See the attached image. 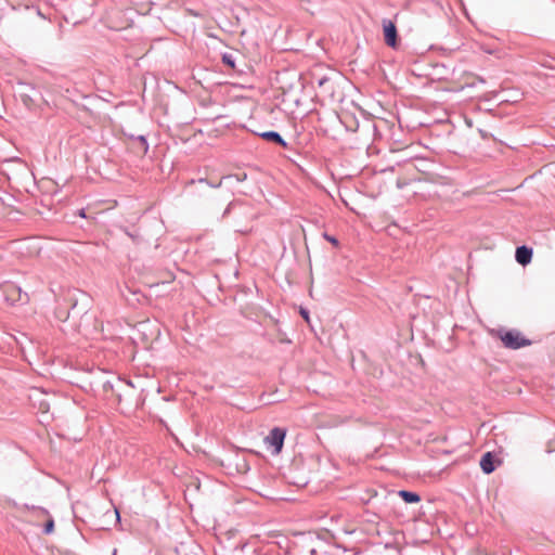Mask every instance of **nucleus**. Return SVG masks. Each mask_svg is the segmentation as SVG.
Wrapping results in <instances>:
<instances>
[{
	"label": "nucleus",
	"instance_id": "obj_1",
	"mask_svg": "<svg viewBox=\"0 0 555 555\" xmlns=\"http://www.w3.org/2000/svg\"><path fill=\"white\" fill-rule=\"evenodd\" d=\"M495 335L501 339L504 347L509 349H519L531 345V341L525 338L518 331L499 330Z\"/></svg>",
	"mask_w": 555,
	"mask_h": 555
},
{
	"label": "nucleus",
	"instance_id": "obj_2",
	"mask_svg": "<svg viewBox=\"0 0 555 555\" xmlns=\"http://www.w3.org/2000/svg\"><path fill=\"white\" fill-rule=\"evenodd\" d=\"M285 437L286 430L280 427H275L264 438V444L270 450L272 455H278L281 453Z\"/></svg>",
	"mask_w": 555,
	"mask_h": 555
},
{
	"label": "nucleus",
	"instance_id": "obj_3",
	"mask_svg": "<svg viewBox=\"0 0 555 555\" xmlns=\"http://www.w3.org/2000/svg\"><path fill=\"white\" fill-rule=\"evenodd\" d=\"M384 39L388 47L397 48L398 46V33L393 22L389 20L383 21Z\"/></svg>",
	"mask_w": 555,
	"mask_h": 555
},
{
	"label": "nucleus",
	"instance_id": "obj_4",
	"mask_svg": "<svg viewBox=\"0 0 555 555\" xmlns=\"http://www.w3.org/2000/svg\"><path fill=\"white\" fill-rule=\"evenodd\" d=\"M131 150L138 155H145L149 150V144L144 137L140 135L130 140Z\"/></svg>",
	"mask_w": 555,
	"mask_h": 555
},
{
	"label": "nucleus",
	"instance_id": "obj_5",
	"mask_svg": "<svg viewBox=\"0 0 555 555\" xmlns=\"http://www.w3.org/2000/svg\"><path fill=\"white\" fill-rule=\"evenodd\" d=\"M515 257L518 263L526 266L532 259V249L526 246L517 247Z\"/></svg>",
	"mask_w": 555,
	"mask_h": 555
},
{
	"label": "nucleus",
	"instance_id": "obj_6",
	"mask_svg": "<svg viewBox=\"0 0 555 555\" xmlns=\"http://www.w3.org/2000/svg\"><path fill=\"white\" fill-rule=\"evenodd\" d=\"M480 467L483 473L491 474L495 469L494 459L491 452H487L480 460Z\"/></svg>",
	"mask_w": 555,
	"mask_h": 555
},
{
	"label": "nucleus",
	"instance_id": "obj_7",
	"mask_svg": "<svg viewBox=\"0 0 555 555\" xmlns=\"http://www.w3.org/2000/svg\"><path fill=\"white\" fill-rule=\"evenodd\" d=\"M398 495L405 502V503H418L421 501V496L415 492H410L406 490H400L398 492Z\"/></svg>",
	"mask_w": 555,
	"mask_h": 555
},
{
	"label": "nucleus",
	"instance_id": "obj_8",
	"mask_svg": "<svg viewBox=\"0 0 555 555\" xmlns=\"http://www.w3.org/2000/svg\"><path fill=\"white\" fill-rule=\"evenodd\" d=\"M261 138L266 139L268 141H273V142L280 144L281 146L286 147V142L282 139V137L278 132H274V131L263 132V133H261Z\"/></svg>",
	"mask_w": 555,
	"mask_h": 555
},
{
	"label": "nucleus",
	"instance_id": "obj_9",
	"mask_svg": "<svg viewBox=\"0 0 555 555\" xmlns=\"http://www.w3.org/2000/svg\"><path fill=\"white\" fill-rule=\"evenodd\" d=\"M464 78H465V86H474L476 81L485 82V80L482 78H480L474 74H470V73H465Z\"/></svg>",
	"mask_w": 555,
	"mask_h": 555
},
{
	"label": "nucleus",
	"instance_id": "obj_10",
	"mask_svg": "<svg viewBox=\"0 0 555 555\" xmlns=\"http://www.w3.org/2000/svg\"><path fill=\"white\" fill-rule=\"evenodd\" d=\"M43 531L46 534H50L54 531V520L51 517L48 518Z\"/></svg>",
	"mask_w": 555,
	"mask_h": 555
},
{
	"label": "nucleus",
	"instance_id": "obj_11",
	"mask_svg": "<svg viewBox=\"0 0 555 555\" xmlns=\"http://www.w3.org/2000/svg\"><path fill=\"white\" fill-rule=\"evenodd\" d=\"M38 409H39L40 412L47 413L49 411V409H50V405H49V403L47 401H41L39 403V405H38Z\"/></svg>",
	"mask_w": 555,
	"mask_h": 555
},
{
	"label": "nucleus",
	"instance_id": "obj_12",
	"mask_svg": "<svg viewBox=\"0 0 555 555\" xmlns=\"http://www.w3.org/2000/svg\"><path fill=\"white\" fill-rule=\"evenodd\" d=\"M324 237H325V240H326V241H328V242H330L331 244H333L335 247H338V246H339V243H338V241H337L335 237H333V236H331V235H328V234H324Z\"/></svg>",
	"mask_w": 555,
	"mask_h": 555
},
{
	"label": "nucleus",
	"instance_id": "obj_13",
	"mask_svg": "<svg viewBox=\"0 0 555 555\" xmlns=\"http://www.w3.org/2000/svg\"><path fill=\"white\" fill-rule=\"evenodd\" d=\"M175 280V274L172 272H166L165 274V283H171Z\"/></svg>",
	"mask_w": 555,
	"mask_h": 555
},
{
	"label": "nucleus",
	"instance_id": "obj_14",
	"mask_svg": "<svg viewBox=\"0 0 555 555\" xmlns=\"http://www.w3.org/2000/svg\"><path fill=\"white\" fill-rule=\"evenodd\" d=\"M223 62H224L225 64H228L229 66L234 67V62L231 60V57H230V56H228V55H223Z\"/></svg>",
	"mask_w": 555,
	"mask_h": 555
},
{
	"label": "nucleus",
	"instance_id": "obj_15",
	"mask_svg": "<svg viewBox=\"0 0 555 555\" xmlns=\"http://www.w3.org/2000/svg\"><path fill=\"white\" fill-rule=\"evenodd\" d=\"M88 210H90L92 214H100L103 211L101 209H96L95 205L89 206Z\"/></svg>",
	"mask_w": 555,
	"mask_h": 555
},
{
	"label": "nucleus",
	"instance_id": "obj_16",
	"mask_svg": "<svg viewBox=\"0 0 555 555\" xmlns=\"http://www.w3.org/2000/svg\"><path fill=\"white\" fill-rule=\"evenodd\" d=\"M78 215H79L80 217H82V218H91L90 216H87V215H86V210H85V209H80V210L78 211Z\"/></svg>",
	"mask_w": 555,
	"mask_h": 555
},
{
	"label": "nucleus",
	"instance_id": "obj_17",
	"mask_svg": "<svg viewBox=\"0 0 555 555\" xmlns=\"http://www.w3.org/2000/svg\"><path fill=\"white\" fill-rule=\"evenodd\" d=\"M300 313H301V315L304 317V319H305L307 322H309V315H308V312H307V311H305V310H301V311H300Z\"/></svg>",
	"mask_w": 555,
	"mask_h": 555
},
{
	"label": "nucleus",
	"instance_id": "obj_18",
	"mask_svg": "<svg viewBox=\"0 0 555 555\" xmlns=\"http://www.w3.org/2000/svg\"><path fill=\"white\" fill-rule=\"evenodd\" d=\"M11 289L13 293H16L17 295H20V289H16L15 287H11Z\"/></svg>",
	"mask_w": 555,
	"mask_h": 555
}]
</instances>
